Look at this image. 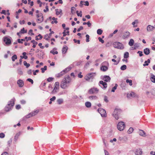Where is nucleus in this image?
<instances>
[{
	"mask_svg": "<svg viewBox=\"0 0 155 155\" xmlns=\"http://www.w3.org/2000/svg\"><path fill=\"white\" fill-rule=\"evenodd\" d=\"M71 81V78L69 76H65L61 83V87L63 89H66L69 86V84Z\"/></svg>",
	"mask_w": 155,
	"mask_h": 155,
	"instance_id": "f257e3e1",
	"label": "nucleus"
},
{
	"mask_svg": "<svg viewBox=\"0 0 155 155\" xmlns=\"http://www.w3.org/2000/svg\"><path fill=\"white\" fill-rule=\"evenodd\" d=\"M15 100V99H12L8 102V103L5 108V111H9L12 109L14 105Z\"/></svg>",
	"mask_w": 155,
	"mask_h": 155,
	"instance_id": "f03ea898",
	"label": "nucleus"
},
{
	"mask_svg": "<svg viewBox=\"0 0 155 155\" xmlns=\"http://www.w3.org/2000/svg\"><path fill=\"white\" fill-rule=\"evenodd\" d=\"M36 21L38 23H40L44 20L43 15L41 13H39L36 15Z\"/></svg>",
	"mask_w": 155,
	"mask_h": 155,
	"instance_id": "7ed1b4c3",
	"label": "nucleus"
},
{
	"mask_svg": "<svg viewBox=\"0 0 155 155\" xmlns=\"http://www.w3.org/2000/svg\"><path fill=\"white\" fill-rule=\"evenodd\" d=\"M121 112V110L120 109H115L112 115L116 119L118 120L119 118V115Z\"/></svg>",
	"mask_w": 155,
	"mask_h": 155,
	"instance_id": "20e7f679",
	"label": "nucleus"
},
{
	"mask_svg": "<svg viewBox=\"0 0 155 155\" xmlns=\"http://www.w3.org/2000/svg\"><path fill=\"white\" fill-rule=\"evenodd\" d=\"M113 47L114 48H117L120 49H123L124 48L123 45L120 43L118 42H115L113 44Z\"/></svg>",
	"mask_w": 155,
	"mask_h": 155,
	"instance_id": "39448f33",
	"label": "nucleus"
},
{
	"mask_svg": "<svg viewBox=\"0 0 155 155\" xmlns=\"http://www.w3.org/2000/svg\"><path fill=\"white\" fill-rule=\"evenodd\" d=\"M130 33L129 31H126L120 36V37L123 39H125L128 38L130 37Z\"/></svg>",
	"mask_w": 155,
	"mask_h": 155,
	"instance_id": "423d86ee",
	"label": "nucleus"
},
{
	"mask_svg": "<svg viewBox=\"0 0 155 155\" xmlns=\"http://www.w3.org/2000/svg\"><path fill=\"white\" fill-rule=\"evenodd\" d=\"M125 125L124 122L121 121L118 123L117 125V128L120 131H122L125 128Z\"/></svg>",
	"mask_w": 155,
	"mask_h": 155,
	"instance_id": "0eeeda50",
	"label": "nucleus"
},
{
	"mask_svg": "<svg viewBox=\"0 0 155 155\" xmlns=\"http://www.w3.org/2000/svg\"><path fill=\"white\" fill-rule=\"evenodd\" d=\"M99 90L97 88L93 87L90 89L88 91L90 94H96L98 93Z\"/></svg>",
	"mask_w": 155,
	"mask_h": 155,
	"instance_id": "6e6552de",
	"label": "nucleus"
},
{
	"mask_svg": "<svg viewBox=\"0 0 155 155\" xmlns=\"http://www.w3.org/2000/svg\"><path fill=\"white\" fill-rule=\"evenodd\" d=\"M54 87L53 91H52V94L56 93L59 88V83L58 82H56L54 84Z\"/></svg>",
	"mask_w": 155,
	"mask_h": 155,
	"instance_id": "1a4fd4ad",
	"label": "nucleus"
},
{
	"mask_svg": "<svg viewBox=\"0 0 155 155\" xmlns=\"http://www.w3.org/2000/svg\"><path fill=\"white\" fill-rule=\"evenodd\" d=\"M71 69V67H68L65 70L62 71L56 75L58 78H59L63 76L65 73V71H69Z\"/></svg>",
	"mask_w": 155,
	"mask_h": 155,
	"instance_id": "9d476101",
	"label": "nucleus"
},
{
	"mask_svg": "<svg viewBox=\"0 0 155 155\" xmlns=\"http://www.w3.org/2000/svg\"><path fill=\"white\" fill-rule=\"evenodd\" d=\"M98 111L102 117H105L106 116V112L104 109L100 108L98 110Z\"/></svg>",
	"mask_w": 155,
	"mask_h": 155,
	"instance_id": "9b49d317",
	"label": "nucleus"
},
{
	"mask_svg": "<svg viewBox=\"0 0 155 155\" xmlns=\"http://www.w3.org/2000/svg\"><path fill=\"white\" fill-rule=\"evenodd\" d=\"M39 110H37L34 111L32 112L31 113L28 114L27 116V117L28 118H29L32 116H35L38 114L39 112Z\"/></svg>",
	"mask_w": 155,
	"mask_h": 155,
	"instance_id": "f8f14e48",
	"label": "nucleus"
},
{
	"mask_svg": "<svg viewBox=\"0 0 155 155\" xmlns=\"http://www.w3.org/2000/svg\"><path fill=\"white\" fill-rule=\"evenodd\" d=\"M94 74V73H90L87 74L85 78V80L89 81L91 79L93 78Z\"/></svg>",
	"mask_w": 155,
	"mask_h": 155,
	"instance_id": "ddd939ff",
	"label": "nucleus"
},
{
	"mask_svg": "<svg viewBox=\"0 0 155 155\" xmlns=\"http://www.w3.org/2000/svg\"><path fill=\"white\" fill-rule=\"evenodd\" d=\"M127 97H138V95L134 92H131L130 93L127 94Z\"/></svg>",
	"mask_w": 155,
	"mask_h": 155,
	"instance_id": "4468645a",
	"label": "nucleus"
},
{
	"mask_svg": "<svg viewBox=\"0 0 155 155\" xmlns=\"http://www.w3.org/2000/svg\"><path fill=\"white\" fill-rule=\"evenodd\" d=\"M4 41L5 42L6 44L9 45L11 43V40L7 37H4Z\"/></svg>",
	"mask_w": 155,
	"mask_h": 155,
	"instance_id": "2eb2a0df",
	"label": "nucleus"
},
{
	"mask_svg": "<svg viewBox=\"0 0 155 155\" xmlns=\"http://www.w3.org/2000/svg\"><path fill=\"white\" fill-rule=\"evenodd\" d=\"M17 84L19 87H22L24 85V82L22 80L20 79L18 80Z\"/></svg>",
	"mask_w": 155,
	"mask_h": 155,
	"instance_id": "dca6fc26",
	"label": "nucleus"
},
{
	"mask_svg": "<svg viewBox=\"0 0 155 155\" xmlns=\"http://www.w3.org/2000/svg\"><path fill=\"white\" fill-rule=\"evenodd\" d=\"M154 28V27L149 25L147 26V29L148 31H153Z\"/></svg>",
	"mask_w": 155,
	"mask_h": 155,
	"instance_id": "f3484780",
	"label": "nucleus"
},
{
	"mask_svg": "<svg viewBox=\"0 0 155 155\" xmlns=\"http://www.w3.org/2000/svg\"><path fill=\"white\" fill-rule=\"evenodd\" d=\"M110 78L108 76H104V77L103 80L106 82L110 81Z\"/></svg>",
	"mask_w": 155,
	"mask_h": 155,
	"instance_id": "a211bd4d",
	"label": "nucleus"
},
{
	"mask_svg": "<svg viewBox=\"0 0 155 155\" xmlns=\"http://www.w3.org/2000/svg\"><path fill=\"white\" fill-rule=\"evenodd\" d=\"M142 153L141 150L140 149H137L135 152V154L137 155H141Z\"/></svg>",
	"mask_w": 155,
	"mask_h": 155,
	"instance_id": "6ab92c4d",
	"label": "nucleus"
},
{
	"mask_svg": "<svg viewBox=\"0 0 155 155\" xmlns=\"http://www.w3.org/2000/svg\"><path fill=\"white\" fill-rule=\"evenodd\" d=\"M139 133L141 136L145 137L146 136V134L145 132L142 130H139Z\"/></svg>",
	"mask_w": 155,
	"mask_h": 155,
	"instance_id": "aec40b11",
	"label": "nucleus"
},
{
	"mask_svg": "<svg viewBox=\"0 0 155 155\" xmlns=\"http://www.w3.org/2000/svg\"><path fill=\"white\" fill-rule=\"evenodd\" d=\"M57 49L56 48H54L52 50L50 51V52L53 55L55 54H57L58 52L57 51H56Z\"/></svg>",
	"mask_w": 155,
	"mask_h": 155,
	"instance_id": "412c9836",
	"label": "nucleus"
},
{
	"mask_svg": "<svg viewBox=\"0 0 155 155\" xmlns=\"http://www.w3.org/2000/svg\"><path fill=\"white\" fill-rule=\"evenodd\" d=\"M99 83L103 85L104 88H106L107 87V84L106 82H104L103 81H101Z\"/></svg>",
	"mask_w": 155,
	"mask_h": 155,
	"instance_id": "4be33fe9",
	"label": "nucleus"
},
{
	"mask_svg": "<svg viewBox=\"0 0 155 155\" xmlns=\"http://www.w3.org/2000/svg\"><path fill=\"white\" fill-rule=\"evenodd\" d=\"M52 19L53 21L51 22V23L52 24H54V23L57 24L58 23V21H57L58 19L57 18L53 17L52 18Z\"/></svg>",
	"mask_w": 155,
	"mask_h": 155,
	"instance_id": "5701e85b",
	"label": "nucleus"
},
{
	"mask_svg": "<svg viewBox=\"0 0 155 155\" xmlns=\"http://www.w3.org/2000/svg\"><path fill=\"white\" fill-rule=\"evenodd\" d=\"M144 52L145 54L148 55L150 53V50L149 49L146 48L144 49Z\"/></svg>",
	"mask_w": 155,
	"mask_h": 155,
	"instance_id": "b1692460",
	"label": "nucleus"
},
{
	"mask_svg": "<svg viewBox=\"0 0 155 155\" xmlns=\"http://www.w3.org/2000/svg\"><path fill=\"white\" fill-rule=\"evenodd\" d=\"M101 70L104 71H106L108 69V67L106 66H102L101 68Z\"/></svg>",
	"mask_w": 155,
	"mask_h": 155,
	"instance_id": "393cba45",
	"label": "nucleus"
},
{
	"mask_svg": "<svg viewBox=\"0 0 155 155\" xmlns=\"http://www.w3.org/2000/svg\"><path fill=\"white\" fill-rule=\"evenodd\" d=\"M56 14L58 15L62 12V10L61 9H55Z\"/></svg>",
	"mask_w": 155,
	"mask_h": 155,
	"instance_id": "a878e982",
	"label": "nucleus"
},
{
	"mask_svg": "<svg viewBox=\"0 0 155 155\" xmlns=\"http://www.w3.org/2000/svg\"><path fill=\"white\" fill-rule=\"evenodd\" d=\"M42 38V36H41L40 34H39L38 36H36L35 37V40L37 41H38L39 40L41 39Z\"/></svg>",
	"mask_w": 155,
	"mask_h": 155,
	"instance_id": "bb28decb",
	"label": "nucleus"
},
{
	"mask_svg": "<svg viewBox=\"0 0 155 155\" xmlns=\"http://www.w3.org/2000/svg\"><path fill=\"white\" fill-rule=\"evenodd\" d=\"M68 47L67 46H65V47H63L62 49V52L63 54H65L67 50H68Z\"/></svg>",
	"mask_w": 155,
	"mask_h": 155,
	"instance_id": "cd10ccee",
	"label": "nucleus"
},
{
	"mask_svg": "<svg viewBox=\"0 0 155 155\" xmlns=\"http://www.w3.org/2000/svg\"><path fill=\"white\" fill-rule=\"evenodd\" d=\"M31 42L33 44V45L32 46L33 48H35L36 45L38 44L37 42L35 41L34 40H31Z\"/></svg>",
	"mask_w": 155,
	"mask_h": 155,
	"instance_id": "c85d7f7f",
	"label": "nucleus"
},
{
	"mask_svg": "<svg viewBox=\"0 0 155 155\" xmlns=\"http://www.w3.org/2000/svg\"><path fill=\"white\" fill-rule=\"evenodd\" d=\"M22 54L23 55V56H20V57L21 58H24L25 59H27L28 58V57L26 55V53L25 52H24L22 53Z\"/></svg>",
	"mask_w": 155,
	"mask_h": 155,
	"instance_id": "c756f323",
	"label": "nucleus"
},
{
	"mask_svg": "<svg viewBox=\"0 0 155 155\" xmlns=\"http://www.w3.org/2000/svg\"><path fill=\"white\" fill-rule=\"evenodd\" d=\"M134 43V41L132 39H131L129 42V45L130 46H132Z\"/></svg>",
	"mask_w": 155,
	"mask_h": 155,
	"instance_id": "7c9ffc66",
	"label": "nucleus"
},
{
	"mask_svg": "<svg viewBox=\"0 0 155 155\" xmlns=\"http://www.w3.org/2000/svg\"><path fill=\"white\" fill-rule=\"evenodd\" d=\"M150 62V60L149 59H148L147 61H145L144 62V63L143 64V66H147L149 64V63Z\"/></svg>",
	"mask_w": 155,
	"mask_h": 155,
	"instance_id": "2f4dec72",
	"label": "nucleus"
},
{
	"mask_svg": "<svg viewBox=\"0 0 155 155\" xmlns=\"http://www.w3.org/2000/svg\"><path fill=\"white\" fill-rule=\"evenodd\" d=\"M150 79L152 82L155 83V76L153 75H152Z\"/></svg>",
	"mask_w": 155,
	"mask_h": 155,
	"instance_id": "473e14b6",
	"label": "nucleus"
},
{
	"mask_svg": "<svg viewBox=\"0 0 155 155\" xmlns=\"http://www.w3.org/2000/svg\"><path fill=\"white\" fill-rule=\"evenodd\" d=\"M57 101L59 104H61L63 103V100L62 99H58L57 100Z\"/></svg>",
	"mask_w": 155,
	"mask_h": 155,
	"instance_id": "72a5a7b5",
	"label": "nucleus"
},
{
	"mask_svg": "<svg viewBox=\"0 0 155 155\" xmlns=\"http://www.w3.org/2000/svg\"><path fill=\"white\" fill-rule=\"evenodd\" d=\"M85 106L87 107H90L91 106V104L90 102H87L85 104Z\"/></svg>",
	"mask_w": 155,
	"mask_h": 155,
	"instance_id": "f704fd0d",
	"label": "nucleus"
},
{
	"mask_svg": "<svg viewBox=\"0 0 155 155\" xmlns=\"http://www.w3.org/2000/svg\"><path fill=\"white\" fill-rule=\"evenodd\" d=\"M129 57V53L128 52H125L124 54V58H127Z\"/></svg>",
	"mask_w": 155,
	"mask_h": 155,
	"instance_id": "c9c22d12",
	"label": "nucleus"
},
{
	"mask_svg": "<svg viewBox=\"0 0 155 155\" xmlns=\"http://www.w3.org/2000/svg\"><path fill=\"white\" fill-rule=\"evenodd\" d=\"M138 23V21L137 20H135L134 21L132 22V24L133 25L134 27H137V25H135L136 23L137 24Z\"/></svg>",
	"mask_w": 155,
	"mask_h": 155,
	"instance_id": "e433bc0d",
	"label": "nucleus"
},
{
	"mask_svg": "<svg viewBox=\"0 0 155 155\" xmlns=\"http://www.w3.org/2000/svg\"><path fill=\"white\" fill-rule=\"evenodd\" d=\"M89 98L91 100H92L93 99L96 100L97 98V97L96 96H89Z\"/></svg>",
	"mask_w": 155,
	"mask_h": 155,
	"instance_id": "4c0bfd02",
	"label": "nucleus"
},
{
	"mask_svg": "<svg viewBox=\"0 0 155 155\" xmlns=\"http://www.w3.org/2000/svg\"><path fill=\"white\" fill-rule=\"evenodd\" d=\"M103 30L100 29H98L97 31V33L99 35H101L102 32Z\"/></svg>",
	"mask_w": 155,
	"mask_h": 155,
	"instance_id": "58836bf2",
	"label": "nucleus"
},
{
	"mask_svg": "<svg viewBox=\"0 0 155 155\" xmlns=\"http://www.w3.org/2000/svg\"><path fill=\"white\" fill-rule=\"evenodd\" d=\"M20 32L21 34H24L25 33H26L27 32V30L25 31V28H23L21 30Z\"/></svg>",
	"mask_w": 155,
	"mask_h": 155,
	"instance_id": "ea45409f",
	"label": "nucleus"
},
{
	"mask_svg": "<svg viewBox=\"0 0 155 155\" xmlns=\"http://www.w3.org/2000/svg\"><path fill=\"white\" fill-rule=\"evenodd\" d=\"M20 135V132H18L15 135L14 139L15 140H16L18 138V137H19V136Z\"/></svg>",
	"mask_w": 155,
	"mask_h": 155,
	"instance_id": "a19ab883",
	"label": "nucleus"
},
{
	"mask_svg": "<svg viewBox=\"0 0 155 155\" xmlns=\"http://www.w3.org/2000/svg\"><path fill=\"white\" fill-rule=\"evenodd\" d=\"M47 67L46 66H44L43 68H41V72L42 73H44L45 72V71L47 70Z\"/></svg>",
	"mask_w": 155,
	"mask_h": 155,
	"instance_id": "79ce46f5",
	"label": "nucleus"
},
{
	"mask_svg": "<svg viewBox=\"0 0 155 155\" xmlns=\"http://www.w3.org/2000/svg\"><path fill=\"white\" fill-rule=\"evenodd\" d=\"M134 130L133 128L132 127H130L127 131V132L128 134H130L133 132Z\"/></svg>",
	"mask_w": 155,
	"mask_h": 155,
	"instance_id": "37998d69",
	"label": "nucleus"
},
{
	"mask_svg": "<svg viewBox=\"0 0 155 155\" xmlns=\"http://www.w3.org/2000/svg\"><path fill=\"white\" fill-rule=\"evenodd\" d=\"M132 81L131 80H129L128 79H127L126 80V82L127 83H129V84L130 86H132Z\"/></svg>",
	"mask_w": 155,
	"mask_h": 155,
	"instance_id": "c03bdc74",
	"label": "nucleus"
},
{
	"mask_svg": "<svg viewBox=\"0 0 155 155\" xmlns=\"http://www.w3.org/2000/svg\"><path fill=\"white\" fill-rule=\"evenodd\" d=\"M24 64L26 66V67L27 68H28L30 66V64H29L27 63L26 61H24L23 62Z\"/></svg>",
	"mask_w": 155,
	"mask_h": 155,
	"instance_id": "a18cd8bd",
	"label": "nucleus"
},
{
	"mask_svg": "<svg viewBox=\"0 0 155 155\" xmlns=\"http://www.w3.org/2000/svg\"><path fill=\"white\" fill-rule=\"evenodd\" d=\"M17 55L15 54H14L12 56V60L13 61H14L15 59H17Z\"/></svg>",
	"mask_w": 155,
	"mask_h": 155,
	"instance_id": "49530a36",
	"label": "nucleus"
},
{
	"mask_svg": "<svg viewBox=\"0 0 155 155\" xmlns=\"http://www.w3.org/2000/svg\"><path fill=\"white\" fill-rule=\"evenodd\" d=\"M76 13L77 14V15L78 16H80L81 17L82 16V12L80 11V12L79 13V11H77L76 12Z\"/></svg>",
	"mask_w": 155,
	"mask_h": 155,
	"instance_id": "de8ad7c7",
	"label": "nucleus"
},
{
	"mask_svg": "<svg viewBox=\"0 0 155 155\" xmlns=\"http://www.w3.org/2000/svg\"><path fill=\"white\" fill-rule=\"evenodd\" d=\"M126 66L125 65H124L121 67L120 69L122 70H124L126 69Z\"/></svg>",
	"mask_w": 155,
	"mask_h": 155,
	"instance_id": "09e8293b",
	"label": "nucleus"
},
{
	"mask_svg": "<svg viewBox=\"0 0 155 155\" xmlns=\"http://www.w3.org/2000/svg\"><path fill=\"white\" fill-rule=\"evenodd\" d=\"M117 84H116L115 85L114 87H113V88H112V90H111V91L112 92H114L115 90L117 89Z\"/></svg>",
	"mask_w": 155,
	"mask_h": 155,
	"instance_id": "8fccbe9b",
	"label": "nucleus"
},
{
	"mask_svg": "<svg viewBox=\"0 0 155 155\" xmlns=\"http://www.w3.org/2000/svg\"><path fill=\"white\" fill-rule=\"evenodd\" d=\"M89 36L88 35H86V41L87 42H88L89 41Z\"/></svg>",
	"mask_w": 155,
	"mask_h": 155,
	"instance_id": "3c124183",
	"label": "nucleus"
},
{
	"mask_svg": "<svg viewBox=\"0 0 155 155\" xmlns=\"http://www.w3.org/2000/svg\"><path fill=\"white\" fill-rule=\"evenodd\" d=\"M28 4H30L31 6H33V1L31 2V0H28Z\"/></svg>",
	"mask_w": 155,
	"mask_h": 155,
	"instance_id": "603ef678",
	"label": "nucleus"
},
{
	"mask_svg": "<svg viewBox=\"0 0 155 155\" xmlns=\"http://www.w3.org/2000/svg\"><path fill=\"white\" fill-rule=\"evenodd\" d=\"M73 41L75 43H77L78 44H80V40H77L75 39H73Z\"/></svg>",
	"mask_w": 155,
	"mask_h": 155,
	"instance_id": "864d4df0",
	"label": "nucleus"
},
{
	"mask_svg": "<svg viewBox=\"0 0 155 155\" xmlns=\"http://www.w3.org/2000/svg\"><path fill=\"white\" fill-rule=\"evenodd\" d=\"M28 33L29 34H31V35H34V33L33 32V30L32 29H30L29 30Z\"/></svg>",
	"mask_w": 155,
	"mask_h": 155,
	"instance_id": "5fc2aeb1",
	"label": "nucleus"
},
{
	"mask_svg": "<svg viewBox=\"0 0 155 155\" xmlns=\"http://www.w3.org/2000/svg\"><path fill=\"white\" fill-rule=\"evenodd\" d=\"M5 135L3 133H1L0 134V138H3L5 137Z\"/></svg>",
	"mask_w": 155,
	"mask_h": 155,
	"instance_id": "6e6d98bb",
	"label": "nucleus"
},
{
	"mask_svg": "<svg viewBox=\"0 0 155 155\" xmlns=\"http://www.w3.org/2000/svg\"><path fill=\"white\" fill-rule=\"evenodd\" d=\"M45 8L46 9L44 10V12H46L49 11L48 7V6H46Z\"/></svg>",
	"mask_w": 155,
	"mask_h": 155,
	"instance_id": "4d7b16f0",
	"label": "nucleus"
},
{
	"mask_svg": "<svg viewBox=\"0 0 155 155\" xmlns=\"http://www.w3.org/2000/svg\"><path fill=\"white\" fill-rule=\"evenodd\" d=\"M98 40L99 41L101 42L102 43H104V41L103 40L101 37L98 38Z\"/></svg>",
	"mask_w": 155,
	"mask_h": 155,
	"instance_id": "13d9d810",
	"label": "nucleus"
},
{
	"mask_svg": "<svg viewBox=\"0 0 155 155\" xmlns=\"http://www.w3.org/2000/svg\"><path fill=\"white\" fill-rule=\"evenodd\" d=\"M27 81L30 82L32 84L33 83V80L31 78H28L27 79Z\"/></svg>",
	"mask_w": 155,
	"mask_h": 155,
	"instance_id": "bf43d9fd",
	"label": "nucleus"
},
{
	"mask_svg": "<svg viewBox=\"0 0 155 155\" xmlns=\"http://www.w3.org/2000/svg\"><path fill=\"white\" fill-rule=\"evenodd\" d=\"M75 9V8L74 7H72L71 8V12L73 13L74 12V10Z\"/></svg>",
	"mask_w": 155,
	"mask_h": 155,
	"instance_id": "052dcab7",
	"label": "nucleus"
},
{
	"mask_svg": "<svg viewBox=\"0 0 155 155\" xmlns=\"http://www.w3.org/2000/svg\"><path fill=\"white\" fill-rule=\"evenodd\" d=\"M78 77L81 78L83 77V75H81V72H80L78 75Z\"/></svg>",
	"mask_w": 155,
	"mask_h": 155,
	"instance_id": "680f3d73",
	"label": "nucleus"
},
{
	"mask_svg": "<svg viewBox=\"0 0 155 155\" xmlns=\"http://www.w3.org/2000/svg\"><path fill=\"white\" fill-rule=\"evenodd\" d=\"M56 99V97L55 96H53L52 98H50V101H54Z\"/></svg>",
	"mask_w": 155,
	"mask_h": 155,
	"instance_id": "e2e57ef3",
	"label": "nucleus"
},
{
	"mask_svg": "<svg viewBox=\"0 0 155 155\" xmlns=\"http://www.w3.org/2000/svg\"><path fill=\"white\" fill-rule=\"evenodd\" d=\"M83 27L82 26H81L80 27V28H79L77 30V31L78 32H79L81 30H83Z\"/></svg>",
	"mask_w": 155,
	"mask_h": 155,
	"instance_id": "0e129e2a",
	"label": "nucleus"
},
{
	"mask_svg": "<svg viewBox=\"0 0 155 155\" xmlns=\"http://www.w3.org/2000/svg\"><path fill=\"white\" fill-rule=\"evenodd\" d=\"M15 107L17 109H19L21 108V106L20 105H16Z\"/></svg>",
	"mask_w": 155,
	"mask_h": 155,
	"instance_id": "69168bd1",
	"label": "nucleus"
},
{
	"mask_svg": "<svg viewBox=\"0 0 155 155\" xmlns=\"http://www.w3.org/2000/svg\"><path fill=\"white\" fill-rule=\"evenodd\" d=\"M1 155H11L9 154L7 152H3Z\"/></svg>",
	"mask_w": 155,
	"mask_h": 155,
	"instance_id": "338daca9",
	"label": "nucleus"
},
{
	"mask_svg": "<svg viewBox=\"0 0 155 155\" xmlns=\"http://www.w3.org/2000/svg\"><path fill=\"white\" fill-rule=\"evenodd\" d=\"M53 78H49L47 79V81L48 82H50L53 80Z\"/></svg>",
	"mask_w": 155,
	"mask_h": 155,
	"instance_id": "774afa93",
	"label": "nucleus"
}]
</instances>
